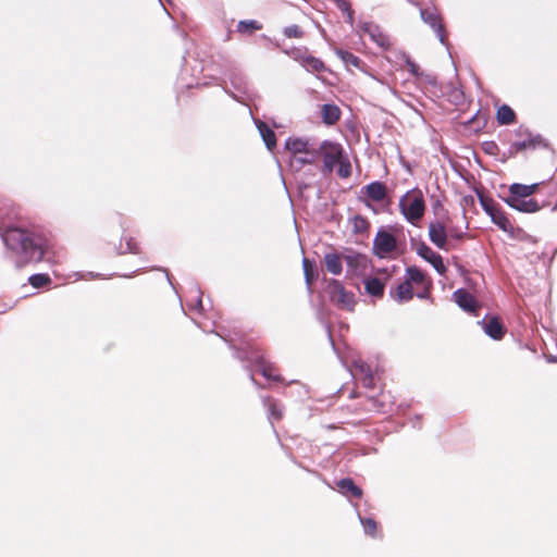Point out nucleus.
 I'll use <instances>...</instances> for the list:
<instances>
[{
  "label": "nucleus",
  "mask_w": 557,
  "mask_h": 557,
  "mask_svg": "<svg viewBox=\"0 0 557 557\" xmlns=\"http://www.w3.org/2000/svg\"><path fill=\"white\" fill-rule=\"evenodd\" d=\"M7 247L22 255L17 267L34 261L39 262L45 255L46 244L41 236L18 227L8 228L3 235Z\"/></svg>",
  "instance_id": "1"
},
{
  "label": "nucleus",
  "mask_w": 557,
  "mask_h": 557,
  "mask_svg": "<svg viewBox=\"0 0 557 557\" xmlns=\"http://www.w3.org/2000/svg\"><path fill=\"white\" fill-rule=\"evenodd\" d=\"M317 151L318 157H322L324 172L332 173L337 166L339 177L347 178L351 175V164L345 156L342 145L324 140Z\"/></svg>",
  "instance_id": "2"
},
{
  "label": "nucleus",
  "mask_w": 557,
  "mask_h": 557,
  "mask_svg": "<svg viewBox=\"0 0 557 557\" xmlns=\"http://www.w3.org/2000/svg\"><path fill=\"white\" fill-rule=\"evenodd\" d=\"M399 209L409 223L417 225L425 212V201L422 191L418 188L408 190L399 199Z\"/></svg>",
  "instance_id": "3"
},
{
  "label": "nucleus",
  "mask_w": 557,
  "mask_h": 557,
  "mask_svg": "<svg viewBox=\"0 0 557 557\" xmlns=\"http://www.w3.org/2000/svg\"><path fill=\"white\" fill-rule=\"evenodd\" d=\"M405 277L416 289L418 298L425 299L429 297L431 281L426 277L425 273L416 267H410L406 270Z\"/></svg>",
  "instance_id": "4"
},
{
  "label": "nucleus",
  "mask_w": 557,
  "mask_h": 557,
  "mask_svg": "<svg viewBox=\"0 0 557 557\" xmlns=\"http://www.w3.org/2000/svg\"><path fill=\"white\" fill-rule=\"evenodd\" d=\"M431 5H425L424 8L420 9V16L422 21L430 25V27L435 32L437 35L440 41L445 45L446 44V36L444 32V26L442 24L441 15L437 11V9L433 5L432 0H430Z\"/></svg>",
  "instance_id": "5"
},
{
  "label": "nucleus",
  "mask_w": 557,
  "mask_h": 557,
  "mask_svg": "<svg viewBox=\"0 0 557 557\" xmlns=\"http://www.w3.org/2000/svg\"><path fill=\"white\" fill-rule=\"evenodd\" d=\"M397 242L393 234L380 230L373 239V251L380 258L388 257L396 250Z\"/></svg>",
  "instance_id": "6"
},
{
  "label": "nucleus",
  "mask_w": 557,
  "mask_h": 557,
  "mask_svg": "<svg viewBox=\"0 0 557 557\" xmlns=\"http://www.w3.org/2000/svg\"><path fill=\"white\" fill-rule=\"evenodd\" d=\"M327 288L333 301L341 305L343 308L352 310L355 305L354 294L347 292L339 281L332 280L329 283Z\"/></svg>",
  "instance_id": "7"
},
{
  "label": "nucleus",
  "mask_w": 557,
  "mask_h": 557,
  "mask_svg": "<svg viewBox=\"0 0 557 557\" xmlns=\"http://www.w3.org/2000/svg\"><path fill=\"white\" fill-rule=\"evenodd\" d=\"M285 148L294 156V158H296V154L298 153L311 156L310 160H301L302 164H311L318 158L317 149L311 147L308 140L301 138H288L285 141Z\"/></svg>",
  "instance_id": "8"
},
{
  "label": "nucleus",
  "mask_w": 557,
  "mask_h": 557,
  "mask_svg": "<svg viewBox=\"0 0 557 557\" xmlns=\"http://www.w3.org/2000/svg\"><path fill=\"white\" fill-rule=\"evenodd\" d=\"M447 228L445 222L441 220L429 224L430 240L440 249H447Z\"/></svg>",
  "instance_id": "9"
},
{
  "label": "nucleus",
  "mask_w": 557,
  "mask_h": 557,
  "mask_svg": "<svg viewBox=\"0 0 557 557\" xmlns=\"http://www.w3.org/2000/svg\"><path fill=\"white\" fill-rule=\"evenodd\" d=\"M360 28L362 34L368 35L369 38L380 48L385 50L389 48V37L384 34L377 25L372 23H363Z\"/></svg>",
  "instance_id": "10"
},
{
  "label": "nucleus",
  "mask_w": 557,
  "mask_h": 557,
  "mask_svg": "<svg viewBox=\"0 0 557 557\" xmlns=\"http://www.w3.org/2000/svg\"><path fill=\"white\" fill-rule=\"evenodd\" d=\"M347 264V272L351 275L360 276L366 273L369 265V260L364 255L351 253L345 256Z\"/></svg>",
  "instance_id": "11"
},
{
  "label": "nucleus",
  "mask_w": 557,
  "mask_h": 557,
  "mask_svg": "<svg viewBox=\"0 0 557 557\" xmlns=\"http://www.w3.org/2000/svg\"><path fill=\"white\" fill-rule=\"evenodd\" d=\"M482 205L486 211V213L491 216L494 224H496L500 230L508 232L512 228V225L505 213L496 208L494 205L486 203L482 200Z\"/></svg>",
  "instance_id": "12"
},
{
  "label": "nucleus",
  "mask_w": 557,
  "mask_h": 557,
  "mask_svg": "<svg viewBox=\"0 0 557 557\" xmlns=\"http://www.w3.org/2000/svg\"><path fill=\"white\" fill-rule=\"evenodd\" d=\"M506 203L518 210L520 212L533 213L540 210V206L536 200L532 198H518V197H507L505 199Z\"/></svg>",
  "instance_id": "13"
},
{
  "label": "nucleus",
  "mask_w": 557,
  "mask_h": 557,
  "mask_svg": "<svg viewBox=\"0 0 557 557\" xmlns=\"http://www.w3.org/2000/svg\"><path fill=\"white\" fill-rule=\"evenodd\" d=\"M352 373L362 382L364 387L372 388L374 386L372 370L364 361H355L352 364Z\"/></svg>",
  "instance_id": "14"
},
{
  "label": "nucleus",
  "mask_w": 557,
  "mask_h": 557,
  "mask_svg": "<svg viewBox=\"0 0 557 557\" xmlns=\"http://www.w3.org/2000/svg\"><path fill=\"white\" fill-rule=\"evenodd\" d=\"M389 295L397 302H407L413 298L416 289L405 278V281L399 283L396 288L391 289Z\"/></svg>",
  "instance_id": "15"
},
{
  "label": "nucleus",
  "mask_w": 557,
  "mask_h": 557,
  "mask_svg": "<svg viewBox=\"0 0 557 557\" xmlns=\"http://www.w3.org/2000/svg\"><path fill=\"white\" fill-rule=\"evenodd\" d=\"M455 302L465 311L474 312L476 309L475 298L466 289H458L453 294Z\"/></svg>",
  "instance_id": "16"
},
{
  "label": "nucleus",
  "mask_w": 557,
  "mask_h": 557,
  "mask_svg": "<svg viewBox=\"0 0 557 557\" xmlns=\"http://www.w3.org/2000/svg\"><path fill=\"white\" fill-rule=\"evenodd\" d=\"M419 255L429 261L440 274L445 273L446 267L443 263L442 257L437 252L433 251L430 247L423 245L419 249Z\"/></svg>",
  "instance_id": "17"
},
{
  "label": "nucleus",
  "mask_w": 557,
  "mask_h": 557,
  "mask_svg": "<svg viewBox=\"0 0 557 557\" xmlns=\"http://www.w3.org/2000/svg\"><path fill=\"white\" fill-rule=\"evenodd\" d=\"M362 193L371 200L380 202L385 199L386 186L381 182H372L362 188Z\"/></svg>",
  "instance_id": "18"
},
{
  "label": "nucleus",
  "mask_w": 557,
  "mask_h": 557,
  "mask_svg": "<svg viewBox=\"0 0 557 557\" xmlns=\"http://www.w3.org/2000/svg\"><path fill=\"white\" fill-rule=\"evenodd\" d=\"M480 324H482L484 332L493 339L503 338L505 330L497 318H492L488 321H482Z\"/></svg>",
  "instance_id": "19"
},
{
  "label": "nucleus",
  "mask_w": 557,
  "mask_h": 557,
  "mask_svg": "<svg viewBox=\"0 0 557 557\" xmlns=\"http://www.w3.org/2000/svg\"><path fill=\"white\" fill-rule=\"evenodd\" d=\"M366 292L376 298H382L384 295L385 281L377 277H367L363 281Z\"/></svg>",
  "instance_id": "20"
},
{
  "label": "nucleus",
  "mask_w": 557,
  "mask_h": 557,
  "mask_svg": "<svg viewBox=\"0 0 557 557\" xmlns=\"http://www.w3.org/2000/svg\"><path fill=\"white\" fill-rule=\"evenodd\" d=\"M537 184L523 185L516 183L509 187L508 197L529 198L537 190Z\"/></svg>",
  "instance_id": "21"
},
{
  "label": "nucleus",
  "mask_w": 557,
  "mask_h": 557,
  "mask_svg": "<svg viewBox=\"0 0 557 557\" xmlns=\"http://www.w3.org/2000/svg\"><path fill=\"white\" fill-rule=\"evenodd\" d=\"M257 128L267 146V148L272 151L276 147V137L274 132L268 126L267 123L262 121H258L256 123Z\"/></svg>",
  "instance_id": "22"
},
{
  "label": "nucleus",
  "mask_w": 557,
  "mask_h": 557,
  "mask_svg": "<svg viewBox=\"0 0 557 557\" xmlns=\"http://www.w3.org/2000/svg\"><path fill=\"white\" fill-rule=\"evenodd\" d=\"M324 263H325L326 270L330 273H332L334 275H339L342 273L343 265H342L341 255H338L336 252L326 253L324 256Z\"/></svg>",
  "instance_id": "23"
},
{
  "label": "nucleus",
  "mask_w": 557,
  "mask_h": 557,
  "mask_svg": "<svg viewBox=\"0 0 557 557\" xmlns=\"http://www.w3.org/2000/svg\"><path fill=\"white\" fill-rule=\"evenodd\" d=\"M323 122L327 125L335 124L341 117V110L335 104H323L321 108Z\"/></svg>",
  "instance_id": "24"
},
{
  "label": "nucleus",
  "mask_w": 557,
  "mask_h": 557,
  "mask_svg": "<svg viewBox=\"0 0 557 557\" xmlns=\"http://www.w3.org/2000/svg\"><path fill=\"white\" fill-rule=\"evenodd\" d=\"M337 486L339 491L346 496L351 495L357 498L362 496L361 488H359L351 479L345 478L339 480L337 482Z\"/></svg>",
  "instance_id": "25"
},
{
  "label": "nucleus",
  "mask_w": 557,
  "mask_h": 557,
  "mask_svg": "<svg viewBox=\"0 0 557 557\" xmlns=\"http://www.w3.org/2000/svg\"><path fill=\"white\" fill-rule=\"evenodd\" d=\"M335 54L345 63L347 66L360 67L361 60L354 53L336 48Z\"/></svg>",
  "instance_id": "26"
},
{
  "label": "nucleus",
  "mask_w": 557,
  "mask_h": 557,
  "mask_svg": "<svg viewBox=\"0 0 557 557\" xmlns=\"http://www.w3.org/2000/svg\"><path fill=\"white\" fill-rule=\"evenodd\" d=\"M516 114L513 110L504 104L497 110V121L502 125H508L515 122Z\"/></svg>",
  "instance_id": "27"
},
{
  "label": "nucleus",
  "mask_w": 557,
  "mask_h": 557,
  "mask_svg": "<svg viewBox=\"0 0 557 557\" xmlns=\"http://www.w3.org/2000/svg\"><path fill=\"white\" fill-rule=\"evenodd\" d=\"M536 145H537V140L535 138L529 137L527 139L513 143L510 146V152L518 153L520 151H524L528 149H534L536 147Z\"/></svg>",
  "instance_id": "28"
},
{
  "label": "nucleus",
  "mask_w": 557,
  "mask_h": 557,
  "mask_svg": "<svg viewBox=\"0 0 557 557\" xmlns=\"http://www.w3.org/2000/svg\"><path fill=\"white\" fill-rule=\"evenodd\" d=\"M263 404H264V406L268 407L269 412H270V418L272 420L278 421L282 419V417H283L282 409H281L280 405L274 399H272L270 397H264Z\"/></svg>",
  "instance_id": "29"
},
{
  "label": "nucleus",
  "mask_w": 557,
  "mask_h": 557,
  "mask_svg": "<svg viewBox=\"0 0 557 557\" xmlns=\"http://www.w3.org/2000/svg\"><path fill=\"white\" fill-rule=\"evenodd\" d=\"M261 28V25L253 20L250 21H240L237 25V30L243 34H251L255 30H258Z\"/></svg>",
  "instance_id": "30"
},
{
  "label": "nucleus",
  "mask_w": 557,
  "mask_h": 557,
  "mask_svg": "<svg viewBox=\"0 0 557 557\" xmlns=\"http://www.w3.org/2000/svg\"><path fill=\"white\" fill-rule=\"evenodd\" d=\"M50 277L47 274H34L29 277V283L35 288H40L50 283Z\"/></svg>",
  "instance_id": "31"
},
{
  "label": "nucleus",
  "mask_w": 557,
  "mask_h": 557,
  "mask_svg": "<svg viewBox=\"0 0 557 557\" xmlns=\"http://www.w3.org/2000/svg\"><path fill=\"white\" fill-rule=\"evenodd\" d=\"M261 374L269 380H273L276 382L282 381L281 376L275 373V369L270 364H261Z\"/></svg>",
  "instance_id": "32"
},
{
  "label": "nucleus",
  "mask_w": 557,
  "mask_h": 557,
  "mask_svg": "<svg viewBox=\"0 0 557 557\" xmlns=\"http://www.w3.org/2000/svg\"><path fill=\"white\" fill-rule=\"evenodd\" d=\"M361 523H362L364 532L367 534H369L371 536L375 535L377 525L373 519H371V518L362 519L361 518Z\"/></svg>",
  "instance_id": "33"
},
{
  "label": "nucleus",
  "mask_w": 557,
  "mask_h": 557,
  "mask_svg": "<svg viewBox=\"0 0 557 557\" xmlns=\"http://www.w3.org/2000/svg\"><path fill=\"white\" fill-rule=\"evenodd\" d=\"M284 35L288 38H301L304 33L298 25H290L284 28Z\"/></svg>",
  "instance_id": "34"
},
{
  "label": "nucleus",
  "mask_w": 557,
  "mask_h": 557,
  "mask_svg": "<svg viewBox=\"0 0 557 557\" xmlns=\"http://www.w3.org/2000/svg\"><path fill=\"white\" fill-rule=\"evenodd\" d=\"M306 65L314 71H320L324 67L323 62L313 57H309L306 59Z\"/></svg>",
  "instance_id": "35"
},
{
  "label": "nucleus",
  "mask_w": 557,
  "mask_h": 557,
  "mask_svg": "<svg viewBox=\"0 0 557 557\" xmlns=\"http://www.w3.org/2000/svg\"><path fill=\"white\" fill-rule=\"evenodd\" d=\"M354 224H355V228L358 232L364 231L368 227V222L362 216H355Z\"/></svg>",
  "instance_id": "36"
},
{
  "label": "nucleus",
  "mask_w": 557,
  "mask_h": 557,
  "mask_svg": "<svg viewBox=\"0 0 557 557\" xmlns=\"http://www.w3.org/2000/svg\"><path fill=\"white\" fill-rule=\"evenodd\" d=\"M407 70L414 76H419V66L409 58H406Z\"/></svg>",
  "instance_id": "37"
},
{
  "label": "nucleus",
  "mask_w": 557,
  "mask_h": 557,
  "mask_svg": "<svg viewBox=\"0 0 557 557\" xmlns=\"http://www.w3.org/2000/svg\"><path fill=\"white\" fill-rule=\"evenodd\" d=\"M337 5L342 11H345L348 13V17L351 21L352 20V12L350 10V4L346 0H337Z\"/></svg>",
  "instance_id": "38"
},
{
  "label": "nucleus",
  "mask_w": 557,
  "mask_h": 557,
  "mask_svg": "<svg viewBox=\"0 0 557 557\" xmlns=\"http://www.w3.org/2000/svg\"><path fill=\"white\" fill-rule=\"evenodd\" d=\"M448 236L451 238L461 239L463 236V233L456 227L449 226L447 228V237Z\"/></svg>",
  "instance_id": "39"
},
{
  "label": "nucleus",
  "mask_w": 557,
  "mask_h": 557,
  "mask_svg": "<svg viewBox=\"0 0 557 557\" xmlns=\"http://www.w3.org/2000/svg\"><path fill=\"white\" fill-rule=\"evenodd\" d=\"M126 245H127V251L131 252V253H138V246L135 242H133L132 239H128L126 242Z\"/></svg>",
  "instance_id": "40"
},
{
  "label": "nucleus",
  "mask_w": 557,
  "mask_h": 557,
  "mask_svg": "<svg viewBox=\"0 0 557 557\" xmlns=\"http://www.w3.org/2000/svg\"><path fill=\"white\" fill-rule=\"evenodd\" d=\"M302 264H304V270H305L307 283L310 284V273H309V261H308V259L305 258L304 261H302Z\"/></svg>",
  "instance_id": "41"
},
{
  "label": "nucleus",
  "mask_w": 557,
  "mask_h": 557,
  "mask_svg": "<svg viewBox=\"0 0 557 557\" xmlns=\"http://www.w3.org/2000/svg\"><path fill=\"white\" fill-rule=\"evenodd\" d=\"M310 157H311V156H307V154H306V157H305V158H295V160H296V161H298L300 164H302V163H301V160H310Z\"/></svg>",
  "instance_id": "42"
}]
</instances>
